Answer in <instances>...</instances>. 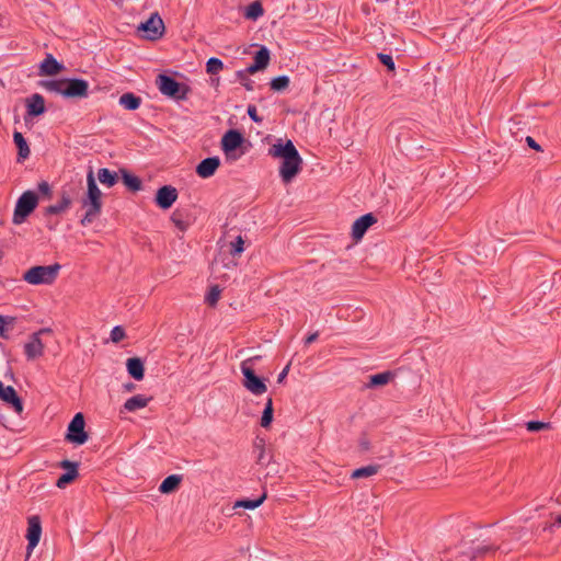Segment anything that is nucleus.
I'll return each mask as SVG.
<instances>
[{"instance_id": "nucleus-1", "label": "nucleus", "mask_w": 561, "mask_h": 561, "mask_svg": "<svg viewBox=\"0 0 561 561\" xmlns=\"http://www.w3.org/2000/svg\"><path fill=\"white\" fill-rule=\"evenodd\" d=\"M267 153L274 159L282 160L279 176L284 183H290L301 171L302 158L291 140L277 139L268 148Z\"/></svg>"}, {"instance_id": "nucleus-2", "label": "nucleus", "mask_w": 561, "mask_h": 561, "mask_svg": "<svg viewBox=\"0 0 561 561\" xmlns=\"http://www.w3.org/2000/svg\"><path fill=\"white\" fill-rule=\"evenodd\" d=\"M267 153L274 159L282 160L279 176L284 183H290L301 171L302 158L291 140L277 139L268 148Z\"/></svg>"}, {"instance_id": "nucleus-3", "label": "nucleus", "mask_w": 561, "mask_h": 561, "mask_svg": "<svg viewBox=\"0 0 561 561\" xmlns=\"http://www.w3.org/2000/svg\"><path fill=\"white\" fill-rule=\"evenodd\" d=\"M41 85L66 99H84L89 95V82L83 79H57L42 81Z\"/></svg>"}, {"instance_id": "nucleus-4", "label": "nucleus", "mask_w": 561, "mask_h": 561, "mask_svg": "<svg viewBox=\"0 0 561 561\" xmlns=\"http://www.w3.org/2000/svg\"><path fill=\"white\" fill-rule=\"evenodd\" d=\"M61 270L58 263L51 265H36L24 272L22 279L30 285H51Z\"/></svg>"}, {"instance_id": "nucleus-5", "label": "nucleus", "mask_w": 561, "mask_h": 561, "mask_svg": "<svg viewBox=\"0 0 561 561\" xmlns=\"http://www.w3.org/2000/svg\"><path fill=\"white\" fill-rule=\"evenodd\" d=\"M38 204V196L33 191L24 192L18 199L13 213L12 221L14 225H21L34 211Z\"/></svg>"}, {"instance_id": "nucleus-6", "label": "nucleus", "mask_w": 561, "mask_h": 561, "mask_svg": "<svg viewBox=\"0 0 561 561\" xmlns=\"http://www.w3.org/2000/svg\"><path fill=\"white\" fill-rule=\"evenodd\" d=\"M259 357H251L243 360L240 365L241 371L244 376L243 386L244 388L255 396L263 394L266 392L267 387L264 381L259 378L253 370L252 363Z\"/></svg>"}, {"instance_id": "nucleus-7", "label": "nucleus", "mask_w": 561, "mask_h": 561, "mask_svg": "<svg viewBox=\"0 0 561 561\" xmlns=\"http://www.w3.org/2000/svg\"><path fill=\"white\" fill-rule=\"evenodd\" d=\"M156 83L158 85L159 91L167 96L184 100L186 99L188 88L185 84H181L175 81L173 78L167 75H159L157 77Z\"/></svg>"}, {"instance_id": "nucleus-8", "label": "nucleus", "mask_w": 561, "mask_h": 561, "mask_svg": "<svg viewBox=\"0 0 561 561\" xmlns=\"http://www.w3.org/2000/svg\"><path fill=\"white\" fill-rule=\"evenodd\" d=\"M243 137L238 130H228L221 139V148L227 159L236 161L243 152L237 153V149L242 145Z\"/></svg>"}, {"instance_id": "nucleus-9", "label": "nucleus", "mask_w": 561, "mask_h": 561, "mask_svg": "<svg viewBox=\"0 0 561 561\" xmlns=\"http://www.w3.org/2000/svg\"><path fill=\"white\" fill-rule=\"evenodd\" d=\"M84 417L77 413L68 425L66 439L76 445H83L88 440V434L84 431Z\"/></svg>"}, {"instance_id": "nucleus-10", "label": "nucleus", "mask_w": 561, "mask_h": 561, "mask_svg": "<svg viewBox=\"0 0 561 561\" xmlns=\"http://www.w3.org/2000/svg\"><path fill=\"white\" fill-rule=\"evenodd\" d=\"M50 329H41L39 331L33 333L28 341L24 344V353L27 360H34L41 357L44 354L45 344L43 343L41 336L44 333H50Z\"/></svg>"}, {"instance_id": "nucleus-11", "label": "nucleus", "mask_w": 561, "mask_h": 561, "mask_svg": "<svg viewBox=\"0 0 561 561\" xmlns=\"http://www.w3.org/2000/svg\"><path fill=\"white\" fill-rule=\"evenodd\" d=\"M138 31L145 32V37L147 39L157 41L160 37H162L164 33V23L160 15L157 12H154L146 22L140 23V25L138 26Z\"/></svg>"}, {"instance_id": "nucleus-12", "label": "nucleus", "mask_w": 561, "mask_h": 561, "mask_svg": "<svg viewBox=\"0 0 561 561\" xmlns=\"http://www.w3.org/2000/svg\"><path fill=\"white\" fill-rule=\"evenodd\" d=\"M75 186L64 187L61 190L60 199L45 209V215H58L69 209L72 204L73 195L76 194Z\"/></svg>"}, {"instance_id": "nucleus-13", "label": "nucleus", "mask_w": 561, "mask_h": 561, "mask_svg": "<svg viewBox=\"0 0 561 561\" xmlns=\"http://www.w3.org/2000/svg\"><path fill=\"white\" fill-rule=\"evenodd\" d=\"M270 62V50L262 46L260 48V50L256 51L255 56H254V62L249 66L247 69L244 70H239L237 72V77L238 79H243L245 78V75H253L260 70H263L267 67Z\"/></svg>"}, {"instance_id": "nucleus-14", "label": "nucleus", "mask_w": 561, "mask_h": 561, "mask_svg": "<svg viewBox=\"0 0 561 561\" xmlns=\"http://www.w3.org/2000/svg\"><path fill=\"white\" fill-rule=\"evenodd\" d=\"M81 204L82 207L85 208V214L81 219V225L87 226L91 224L101 214L102 201H99L93 196L85 194V196L82 198Z\"/></svg>"}, {"instance_id": "nucleus-15", "label": "nucleus", "mask_w": 561, "mask_h": 561, "mask_svg": "<svg viewBox=\"0 0 561 561\" xmlns=\"http://www.w3.org/2000/svg\"><path fill=\"white\" fill-rule=\"evenodd\" d=\"M42 535L41 518L37 515L28 517L26 539L28 553L38 545Z\"/></svg>"}, {"instance_id": "nucleus-16", "label": "nucleus", "mask_w": 561, "mask_h": 561, "mask_svg": "<svg viewBox=\"0 0 561 561\" xmlns=\"http://www.w3.org/2000/svg\"><path fill=\"white\" fill-rule=\"evenodd\" d=\"M0 399L10 405L18 414L23 412V403L15 389L11 386H4L0 381Z\"/></svg>"}, {"instance_id": "nucleus-17", "label": "nucleus", "mask_w": 561, "mask_h": 561, "mask_svg": "<svg viewBox=\"0 0 561 561\" xmlns=\"http://www.w3.org/2000/svg\"><path fill=\"white\" fill-rule=\"evenodd\" d=\"M178 198V191L171 185H164L157 191L156 203L162 209H169Z\"/></svg>"}, {"instance_id": "nucleus-18", "label": "nucleus", "mask_w": 561, "mask_h": 561, "mask_svg": "<svg viewBox=\"0 0 561 561\" xmlns=\"http://www.w3.org/2000/svg\"><path fill=\"white\" fill-rule=\"evenodd\" d=\"M377 219L373 214H366L357 218L352 226V237L354 240H360L369 227H371Z\"/></svg>"}, {"instance_id": "nucleus-19", "label": "nucleus", "mask_w": 561, "mask_h": 561, "mask_svg": "<svg viewBox=\"0 0 561 561\" xmlns=\"http://www.w3.org/2000/svg\"><path fill=\"white\" fill-rule=\"evenodd\" d=\"M60 467L67 470V472L58 478L56 485L59 489H65L78 477V463L70 460H62Z\"/></svg>"}, {"instance_id": "nucleus-20", "label": "nucleus", "mask_w": 561, "mask_h": 561, "mask_svg": "<svg viewBox=\"0 0 561 561\" xmlns=\"http://www.w3.org/2000/svg\"><path fill=\"white\" fill-rule=\"evenodd\" d=\"M220 165L218 157H209L202 160L196 167V173L202 179H208L215 174Z\"/></svg>"}, {"instance_id": "nucleus-21", "label": "nucleus", "mask_w": 561, "mask_h": 561, "mask_svg": "<svg viewBox=\"0 0 561 561\" xmlns=\"http://www.w3.org/2000/svg\"><path fill=\"white\" fill-rule=\"evenodd\" d=\"M64 69V66L58 62L51 55L42 61L39 66V75L42 76H55Z\"/></svg>"}, {"instance_id": "nucleus-22", "label": "nucleus", "mask_w": 561, "mask_h": 561, "mask_svg": "<svg viewBox=\"0 0 561 561\" xmlns=\"http://www.w3.org/2000/svg\"><path fill=\"white\" fill-rule=\"evenodd\" d=\"M27 113L32 116L42 115L45 112V101L44 98L35 93L26 101Z\"/></svg>"}, {"instance_id": "nucleus-23", "label": "nucleus", "mask_w": 561, "mask_h": 561, "mask_svg": "<svg viewBox=\"0 0 561 561\" xmlns=\"http://www.w3.org/2000/svg\"><path fill=\"white\" fill-rule=\"evenodd\" d=\"M126 368L128 374L135 379V380H142L145 376V368L144 363L138 357H131L128 358L126 362Z\"/></svg>"}, {"instance_id": "nucleus-24", "label": "nucleus", "mask_w": 561, "mask_h": 561, "mask_svg": "<svg viewBox=\"0 0 561 561\" xmlns=\"http://www.w3.org/2000/svg\"><path fill=\"white\" fill-rule=\"evenodd\" d=\"M150 398H147L144 394H136L126 400L124 403V409L128 412H135L137 410L144 409L148 405Z\"/></svg>"}, {"instance_id": "nucleus-25", "label": "nucleus", "mask_w": 561, "mask_h": 561, "mask_svg": "<svg viewBox=\"0 0 561 561\" xmlns=\"http://www.w3.org/2000/svg\"><path fill=\"white\" fill-rule=\"evenodd\" d=\"M182 477L179 474H171L167 477L160 484L159 491L163 494L174 492L181 484Z\"/></svg>"}, {"instance_id": "nucleus-26", "label": "nucleus", "mask_w": 561, "mask_h": 561, "mask_svg": "<svg viewBox=\"0 0 561 561\" xmlns=\"http://www.w3.org/2000/svg\"><path fill=\"white\" fill-rule=\"evenodd\" d=\"M118 102L124 108L135 111L140 106L141 99L134 93L128 92L121 95Z\"/></svg>"}, {"instance_id": "nucleus-27", "label": "nucleus", "mask_w": 561, "mask_h": 561, "mask_svg": "<svg viewBox=\"0 0 561 561\" xmlns=\"http://www.w3.org/2000/svg\"><path fill=\"white\" fill-rule=\"evenodd\" d=\"M98 180L101 184L112 187L117 183L118 176L116 172L102 168L98 171Z\"/></svg>"}, {"instance_id": "nucleus-28", "label": "nucleus", "mask_w": 561, "mask_h": 561, "mask_svg": "<svg viewBox=\"0 0 561 561\" xmlns=\"http://www.w3.org/2000/svg\"><path fill=\"white\" fill-rule=\"evenodd\" d=\"M380 468H381L380 465H368L366 467L355 469L352 472L351 478L352 479L369 478V477L377 474L379 472Z\"/></svg>"}, {"instance_id": "nucleus-29", "label": "nucleus", "mask_w": 561, "mask_h": 561, "mask_svg": "<svg viewBox=\"0 0 561 561\" xmlns=\"http://www.w3.org/2000/svg\"><path fill=\"white\" fill-rule=\"evenodd\" d=\"M13 140L19 149V158L26 159L31 151L23 135L20 131H14Z\"/></svg>"}, {"instance_id": "nucleus-30", "label": "nucleus", "mask_w": 561, "mask_h": 561, "mask_svg": "<svg viewBox=\"0 0 561 561\" xmlns=\"http://www.w3.org/2000/svg\"><path fill=\"white\" fill-rule=\"evenodd\" d=\"M264 14V9L260 1H254L245 8L244 18L255 21Z\"/></svg>"}, {"instance_id": "nucleus-31", "label": "nucleus", "mask_w": 561, "mask_h": 561, "mask_svg": "<svg viewBox=\"0 0 561 561\" xmlns=\"http://www.w3.org/2000/svg\"><path fill=\"white\" fill-rule=\"evenodd\" d=\"M87 185H88L87 194H89L90 196H93L94 198H96L99 201H102V192L96 184V180L94 178V173L92 170H90L87 174Z\"/></svg>"}, {"instance_id": "nucleus-32", "label": "nucleus", "mask_w": 561, "mask_h": 561, "mask_svg": "<svg viewBox=\"0 0 561 561\" xmlns=\"http://www.w3.org/2000/svg\"><path fill=\"white\" fill-rule=\"evenodd\" d=\"M123 183L133 192L141 188V181L139 178L128 173L126 170H121Z\"/></svg>"}, {"instance_id": "nucleus-33", "label": "nucleus", "mask_w": 561, "mask_h": 561, "mask_svg": "<svg viewBox=\"0 0 561 561\" xmlns=\"http://www.w3.org/2000/svg\"><path fill=\"white\" fill-rule=\"evenodd\" d=\"M393 378V374L390 371H385L380 374H376L370 376L369 378V387H379L387 385Z\"/></svg>"}, {"instance_id": "nucleus-34", "label": "nucleus", "mask_w": 561, "mask_h": 561, "mask_svg": "<svg viewBox=\"0 0 561 561\" xmlns=\"http://www.w3.org/2000/svg\"><path fill=\"white\" fill-rule=\"evenodd\" d=\"M273 421V401L271 398L267 399L262 417L261 426L267 428Z\"/></svg>"}, {"instance_id": "nucleus-35", "label": "nucleus", "mask_w": 561, "mask_h": 561, "mask_svg": "<svg viewBox=\"0 0 561 561\" xmlns=\"http://www.w3.org/2000/svg\"><path fill=\"white\" fill-rule=\"evenodd\" d=\"M265 499H266V495L263 494L260 499H256V500H240L234 503L233 507L234 508L242 507V508H247V510H254V508L259 507L264 502Z\"/></svg>"}, {"instance_id": "nucleus-36", "label": "nucleus", "mask_w": 561, "mask_h": 561, "mask_svg": "<svg viewBox=\"0 0 561 561\" xmlns=\"http://www.w3.org/2000/svg\"><path fill=\"white\" fill-rule=\"evenodd\" d=\"M14 325V318L0 316V337L8 339V332Z\"/></svg>"}, {"instance_id": "nucleus-37", "label": "nucleus", "mask_w": 561, "mask_h": 561, "mask_svg": "<svg viewBox=\"0 0 561 561\" xmlns=\"http://www.w3.org/2000/svg\"><path fill=\"white\" fill-rule=\"evenodd\" d=\"M289 85V78L287 76H279L271 81V89L274 91L285 90Z\"/></svg>"}, {"instance_id": "nucleus-38", "label": "nucleus", "mask_w": 561, "mask_h": 561, "mask_svg": "<svg viewBox=\"0 0 561 561\" xmlns=\"http://www.w3.org/2000/svg\"><path fill=\"white\" fill-rule=\"evenodd\" d=\"M224 68V64L220 59L211 57L208 59L206 64V70L210 75H216L221 71Z\"/></svg>"}, {"instance_id": "nucleus-39", "label": "nucleus", "mask_w": 561, "mask_h": 561, "mask_svg": "<svg viewBox=\"0 0 561 561\" xmlns=\"http://www.w3.org/2000/svg\"><path fill=\"white\" fill-rule=\"evenodd\" d=\"M220 294H221V289L217 285L211 286L208 294L205 297V301L209 306L214 307L218 302V300L220 298Z\"/></svg>"}, {"instance_id": "nucleus-40", "label": "nucleus", "mask_w": 561, "mask_h": 561, "mask_svg": "<svg viewBox=\"0 0 561 561\" xmlns=\"http://www.w3.org/2000/svg\"><path fill=\"white\" fill-rule=\"evenodd\" d=\"M230 245H231L230 253L232 255L241 254L244 251V248H243L244 240H243L242 236H238L236 238V241L231 242Z\"/></svg>"}, {"instance_id": "nucleus-41", "label": "nucleus", "mask_w": 561, "mask_h": 561, "mask_svg": "<svg viewBox=\"0 0 561 561\" xmlns=\"http://www.w3.org/2000/svg\"><path fill=\"white\" fill-rule=\"evenodd\" d=\"M550 427L549 423L540 422V421H529L526 423V428L529 432H539L542 430H547Z\"/></svg>"}, {"instance_id": "nucleus-42", "label": "nucleus", "mask_w": 561, "mask_h": 561, "mask_svg": "<svg viewBox=\"0 0 561 561\" xmlns=\"http://www.w3.org/2000/svg\"><path fill=\"white\" fill-rule=\"evenodd\" d=\"M125 337V331L122 327H114L111 331V340L114 343L121 342Z\"/></svg>"}, {"instance_id": "nucleus-43", "label": "nucleus", "mask_w": 561, "mask_h": 561, "mask_svg": "<svg viewBox=\"0 0 561 561\" xmlns=\"http://www.w3.org/2000/svg\"><path fill=\"white\" fill-rule=\"evenodd\" d=\"M171 220L179 230L185 231L187 229V224L182 219L181 215L174 213L171 216Z\"/></svg>"}, {"instance_id": "nucleus-44", "label": "nucleus", "mask_w": 561, "mask_h": 561, "mask_svg": "<svg viewBox=\"0 0 561 561\" xmlns=\"http://www.w3.org/2000/svg\"><path fill=\"white\" fill-rule=\"evenodd\" d=\"M378 58L389 70H394V62L390 55L379 54Z\"/></svg>"}, {"instance_id": "nucleus-45", "label": "nucleus", "mask_w": 561, "mask_h": 561, "mask_svg": "<svg viewBox=\"0 0 561 561\" xmlns=\"http://www.w3.org/2000/svg\"><path fill=\"white\" fill-rule=\"evenodd\" d=\"M492 550V547L490 546H478L471 556H469V560L472 561L474 558H477L480 554L486 553L488 551Z\"/></svg>"}, {"instance_id": "nucleus-46", "label": "nucleus", "mask_w": 561, "mask_h": 561, "mask_svg": "<svg viewBox=\"0 0 561 561\" xmlns=\"http://www.w3.org/2000/svg\"><path fill=\"white\" fill-rule=\"evenodd\" d=\"M248 115L251 117L252 121L260 123L262 119L257 116V111L254 105L248 106Z\"/></svg>"}, {"instance_id": "nucleus-47", "label": "nucleus", "mask_w": 561, "mask_h": 561, "mask_svg": "<svg viewBox=\"0 0 561 561\" xmlns=\"http://www.w3.org/2000/svg\"><path fill=\"white\" fill-rule=\"evenodd\" d=\"M38 191H39L42 194H44V195H47V196H48V195H50V185H49L47 182L43 181V182H41V183L38 184Z\"/></svg>"}, {"instance_id": "nucleus-48", "label": "nucleus", "mask_w": 561, "mask_h": 561, "mask_svg": "<svg viewBox=\"0 0 561 561\" xmlns=\"http://www.w3.org/2000/svg\"><path fill=\"white\" fill-rule=\"evenodd\" d=\"M249 75H245V78L243 79H239L240 82L242 83V85L248 90V91H252L253 90V81L250 80L248 78Z\"/></svg>"}, {"instance_id": "nucleus-49", "label": "nucleus", "mask_w": 561, "mask_h": 561, "mask_svg": "<svg viewBox=\"0 0 561 561\" xmlns=\"http://www.w3.org/2000/svg\"><path fill=\"white\" fill-rule=\"evenodd\" d=\"M359 448H360V450H362V451H367V450H369V448H370V443H369V440H368V438H367V437H365V436H364V437H362V438L359 439Z\"/></svg>"}, {"instance_id": "nucleus-50", "label": "nucleus", "mask_w": 561, "mask_h": 561, "mask_svg": "<svg viewBox=\"0 0 561 561\" xmlns=\"http://www.w3.org/2000/svg\"><path fill=\"white\" fill-rule=\"evenodd\" d=\"M527 145L536 151H541V147L530 136L526 137Z\"/></svg>"}, {"instance_id": "nucleus-51", "label": "nucleus", "mask_w": 561, "mask_h": 561, "mask_svg": "<svg viewBox=\"0 0 561 561\" xmlns=\"http://www.w3.org/2000/svg\"><path fill=\"white\" fill-rule=\"evenodd\" d=\"M318 336H319L318 332H313V333H311L310 335H308V336L306 337V341H305V342H306V344H311V343H313V342L318 339Z\"/></svg>"}, {"instance_id": "nucleus-52", "label": "nucleus", "mask_w": 561, "mask_h": 561, "mask_svg": "<svg viewBox=\"0 0 561 561\" xmlns=\"http://www.w3.org/2000/svg\"><path fill=\"white\" fill-rule=\"evenodd\" d=\"M288 370H289V365H287V366L282 370V373L278 375V378H277V381H278V382H282V381L285 379V377H286V376H287V374H288Z\"/></svg>"}, {"instance_id": "nucleus-53", "label": "nucleus", "mask_w": 561, "mask_h": 561, "mask_svg": "<svg viewBox=\"0 0 561 561\" xmlns=\"http://www.w3.org/2000/svg\"><path fill=\"white\" fill-rule=\"evenodd\" d=\"M263 457H264V449L261 450V454L259 456V461H261Z\"/></svg>"}, {"instance_id": "nucleus-54", "label": "nucleus", "mask_w": 561, "mask_h": 561, "mask_svg": "<svg viewBox=\"0 0 561 561\" xmlns=\"http://www.w3.org/2000/svg\"><path fill=\"white\" fill-rule=\"evenodd\" d=\"M557 523H558L559 525H561V515H559V516L557 517Z\"/></svg>"}]
</instances>
